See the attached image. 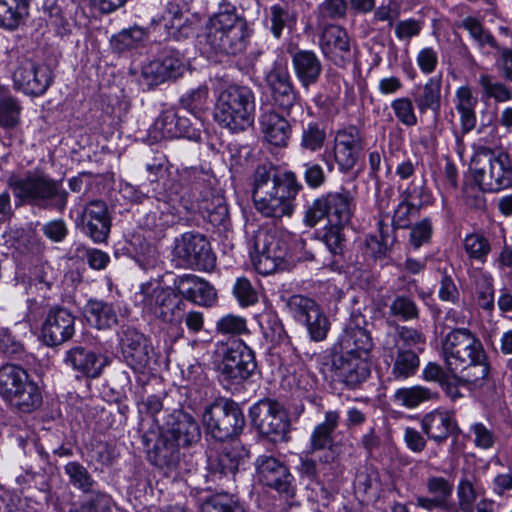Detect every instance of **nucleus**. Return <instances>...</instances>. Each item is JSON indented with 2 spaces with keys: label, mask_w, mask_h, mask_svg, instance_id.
<instances>
[{
  "label": "nucleus",
  "mask_w": 512,
  "mask_h": 512,
  "mask_svg": "<svg viewBox=\"0 0 512 512\" xmlns=\"http://www.w3.org/2000/svg\"><path fill=\"white\" fill-rule=\"evenodd\" d=\"M425 335L408 326H397L394 333H387L382 341V359L387 366L388 379L405 381L420 367V345H424Z\"/></svg>",
  "instance_id": "obj_1"
},
{
  "label": "nucleus",
  "mask_w": 512,
  "mask_h": 512,
  "mask_svg": "<svg viewBox=\"0 0 512 512\" xmlns=\"http://www.w3.org/2000/svg\"><path fill=\"white\" fill-rule=\"evenodd\" d=\"M442 353L450 372L464 370L468 382L490 373V365L480 339L468 328H454L442 342Z\"/></svg>",
  "instance_id": "obj_2"
},
{
  "label": "nucleus",
  "mask_w": 512,
  "mask_h": 512,
  "mask_svg": "<svg viewBox=\"0 0 512 512\" xmlns=\"http://www.w3.org/2000/svg\"><path fill=\"white\" fill-rule=\"evenodd\" d=\"M8 186L21 202L62 213L67 206L68 192L62 181L55 180L43 171H27L23 175H11Z\"/></svg>",
  "instance_id": "obj_3"
},
{
  "label": "nucleus",
  "mask_w": 512,
  "mask_h": 512,
  "mask_svg": "<svg viewBox=\"0 0 512 512\" xmlns=\"http://www.w3.org/2000/svg\"><path fill=\"white\" fill-rule=\"evenodd\" d=\"M255 116V94L244 85L229 84L216 97L213 117L223 128L237 133L251 127Z\"/></svg>",
  "instance_id": "obj_4"
},
{
  "label": "nucleus",
  "mask_w": 512,
  "mask_h": 512,
  "mask_svg": "<svg viewBox=\"0 0 512 512\" xmlns=\"http://www.w3.org/2000/svg\"><path fill=\"white\" fill-rule=\"evenodd\" d=\"M470 170L484 192H498L512 186V155L505 151L477 147Z\"/></svg>",
  "instance_id": "obj_5"
},
{
  "label": "nucleus",
  "mask_w": 512,
  "mask_h": 512,
  "mask_svg": "<svg viewBox=\"0 0 512 512\" xmlns=\"http://www.w3.org/2000/svg\"><path fill=\"white\" fill-rule=\"evenodd\" d=\"M214 353L218 378L224 386L246 381L257 368L255 353L241 339L217 342Z\"/></svg>",
  "instance_id": "obj_6"
},
{
  "label": "nucleus",
  "mask_w": 512,
  "mask_h": 512,
  "mask_svg": "<svg viewBox=\"0 0 512 512\" xmlns=\"http://www.w3.org/2000/svg\"><path fill=\"white\" fill-rule=\"evenodd\" d=\"M0 397L22 413H31L42 404L37 383L25 369L14 364L0 367Z\"/></svg>",
  "instance_id": "obj_7"
},
{
  "label": "nucleus",
  "mask_w": 512,
  "mask_h": 512,
  "mask_svg": "<svg viewBox=\"0 0 512 512\" xmlns=\"http://www.w3.org/2000/svg\"><path fill=\"white\" fill-rule=\"evenodd\" d=\"M354 194L341 188L338 191H329L314 199L307 208L304 222L309 227L316 226L321 220L327 219L329 225L347 227L356 210Z\"/></svg>",
  "instance_id": "obj_8"
},
{
  "label": "nucleus",
  "mask_w": 512,
  "mask_h": 512,
  "mask_svg": "<svg viewBox=\"0 0 512 512\" xmlns=\"http://www.w3.org/2000/svg\"><path fill=\"white\" fill-rule=\"evenodd\" d=\"M136 295L140 298L143 309L163 323L178 325L183 321L185 302L175 287L146 282L140 285V291Z\"/></svg>",
  "instance_id": "obj_9"
},
{
  "label": "nucleus",
  "mask_w": 512,
  "mask_h": 512,
  "mask_svg": "<svg viewBox=\"0 0 512 512\" xmlns=\"http://www.w3.org/2000/svg\"><path fill=\"white\" fill-rule=\"evenodd\" d=\"M206 432L217 441L238 435L245 426L240 406L233 400L221 399L207 406L202 415Z\"/></svg>",
  "instance_id": "obj_10"
},
{
  "label": "nucleus",
  "mask_w": 512,
  "mask_h": 512,
  "mask_svg": "<svg viewBox=\"0 0 512 512\" xmlns=\"http://www.w3.org/2000/svg\"><path fill=\"white\" fill-rule=\"evenodd\" d=\"M365 147V137L362 130L353 124L338 128L333 138L331 156L333 161L321 155V160L326 163L327 170L332 172L334 165L338 166L341 173L351 172L359 161Z\"/></svg>",
  "instance_id": "obj_11"
},
{
  "label": "nucleus",
  "mask_w": 512,
  "mask_h": 512,
  "mask_svg": "<svg viewBox=\"0 0 512 512\" xmlns=\"http://www.w3.org/2000/svg\"><path fill=\"white\" fill-rule=\"evenodd\" d=\"M253 247L256 253L253 264L259 274L269 275L284 266L288 243L277 230H259L254 236Z\"/></svg>",
  "instance_id": "obj_12"
},
{
  "label": "nucleus",
  "mask_w": 512,
  "mask_h": 512,
  "mask_svg": "<svg viewBox=\"0 0 512 512\" xmlns=\"http://www.w3.org/2000/svg\"><path fill=\"white\" fill-rule=\"evenodd\" d=\"M253 427L273 442L286 440L290 422L283 406L272 399H262L249 411Z\"/></svg>",
  "instance_id": "obj_13"
},
{
  "label": "nucleus",
  "mask_w": 512,
  "mask_h": 512,
  "mask_svg": "<svg viewBox=\"0 0 512 512\" xmlns=\"http://www.w3.org/2000/svg\"><path fill=\"white\" fill-rule=\"evenodd\" d=\"M173 256L180 265L201 271L215 267V255L207 238L197 232H186L175 238Z\"/></svg>",
  "instance_id": "obj_14"
},
{
  "label": "nucleus",
  "mask_w": 512,
  "mask_h": 512,
  "mask_svg": "<svg viewBox=\"0 0 512 512\" xmlns=\"http://www.w3.org/2000/svg\"><path fill=\"white\" fill-rule=\"evenodd\" d=\"M302 189L298 178H285L284 185L252 197L255 209L262 216L273 219L291 216L293 201Z\"/></svg>",
  "instance_id": "obj_15"
},
{
  "label": "nucleus",
  "mask_w": 512,
  "mask_h": 512,
  "mask_svg": "<svg viewBox=\"0 0 512 512\" xmlns=\"http://www.w3.org/2000/svg\"><path fill=\"white\" fill-rule=\"evenodd\" d=\"M121 353L125 363L135 373H145L152 369L157 354L151 340L136 328L127 326L119 334Z\"/></svg>",
  "instance_id": "obj_16"
},
{
  "label": "nucleus",
  "mask_w": 512,
  "mask_h": 512,
  "mask_svg": "<svg viewBox=\"0 0 512 512\" xmlns=\"http://www.w3.org/2000/svg\"><path fill=\"white\" fill-rule=\"evenodd\" d=\"M204 123L197 117H186L173 109L159 114L150 128V135L155 141L163 139L187 138L198 141Z\"/></svg>",
  "instance_id": "obj_17"
},
{
  "label": "nucleus",
  "mask_w": 512,
  "mask_h": 512,
  "mask_svg": "<svg viewBox=\"0 0 512 512\" xmlns=\"http://www.w3.org/2000/svg\"><path fill=\"white\" fill-rule=\"evenodd\" d=\"M256 474L261 484L289 499L296 494L295 479L289 468L279 459L261 455L255 461Z\"/></svg>",
  "instance_id": "obj_18"
},
{
  "label": "nucleus",
  "mask_w": 512,
  "mask_h": 512,
  "mask_svg": "<svg viewBox=\"0 0 512 512\" xmlns=\"http://www.w3.org/2000/svg\"><path fill=\"white\" fill-rule=\"evenodd\" d=\"M64 472L74 488L89 495L84 512H111V497L96 489L97 483L85 466L70 461L64 466Z\"/></svg>",
  "instance_id": "obj_19"
},
{
  "label": "nucleus",
  "mask_w": 512,
  "mask_h": 512,
  "mask_svg": "<svg viewBox=\"0 0 512 512\" xmlns=\"http://www.w3.org/2000/svg\"><path fill=\"white\" fill-rule=\"evenodd\" d=\"M340 415L337 411H327L323 422L317 424L310 435L309 452L317 454L318 462L332 464L338 457L333 433L338 427Z\"/></svg>",
  "instance_id": "obj_20"
},
{
  "label": "nucleus",
  "mask_w": 512,
  "mask_h": 512,
  "mask_svg": "<svg viewBox=\"0 0 512 512\" xmlns=\"http://www.w3.org/2000/svg\"><path fill=\"white\" fill-rule=\"evenodd\" d=\"M185 70L182 55L175 49L164 48L157 58L142 67V78L148 86H156L180 77Z\"/></svg>",
  "instance_id": "obj_21"
},
{
  "label": "nucleus",
  "mask_w": 512,
  "mask_h": 512,
  "mask_svg": "<svg viewBox=\"0 0 512 512\" xmlns=\"http://www.w3.org/2000/svg\"><path fill=\"white\" fill-rule=\"evenodd\" d=\"M332 371L336 381L355 389L369 377L370 366L367 357L333 351Z\"/></svg>",
  "instance_id": "obj_22"
},
{
  "label": "nucleus",
  "mask_w": 512,
  "mask_h": 512,
  "mask_svg": "<svg viewBox=\"0 0 512 512\" xmlns=\"http://www.w3.org/2000/svg\"><path fill=\"white\" fill-rule=\"evenodd\" d=\"M76 224L94 243L106 242L111 230V217L106 202L102 200L88 202Z\"/></svg>",
  "instance_id": "obj_23"
},
{
  "label": "nucleus",
  "mask_w": 512,
  "mask_h": 512,
  "mask_svg": "<svg viewBox=\"0 0 512 512\" xmlns=\"http://www.w3.org/2000/svg\"><path fill=\"white\" fill-rule=\"evenodd\" d=\"M75 316L67 308L52 307L42 324L41 337L49 347L60 346L75 334Z\"/></svg>",
  "instance_id": "obj_24"
},
{
  "label": "nucleus",
  "mask_w": 512,
  "mask_h": 512,
  "mask_svg": "<svg viewBox=\"0 0 512 512\" xmlns=\"http://www.w3.org/2000/svg\"><path fill=\"white\" fill-rule=\"evenodd\" d=\"M14 85L23 93L40 96L45 93L52 82L51 70L45 65H37L26 60L13 74Z\"/></svg>",
  "instance_id": "obj_25"
},
{
  "label": "nucleus",
  "mask_w": 512,
  "mask_h": 512,
  "mask_svg": "<svg viewBox=\"0 0 512 512\" xmlns=\"http://www.w3.org/2000/svg\"><path fill=\"white\" fill-rule=\"evenodd\" d=\"M323 55L338 67L352 60L350 39L347 31L339 25H327L320 36Z\"/></svg>",
  "instance_id": "obj_26"
},
{
  "label": "nucleus",
  "mask_w": 512,
  "mask_h": 512,
  "mask_svg": "<svg viewBox=\"0 0 512 512\" xmlns=\"http://www.w3.org/2000/svg\"><path fill=\"white\" fill-rule=\"evenodd\" d=\"M162 430L183 447H190L201 439L200 425L190 413L182 409H174L166 416Z\"/></svg>",
  "instance_id": "obj_27"
},
{
  "label": "nucleus",
  "mask_w": 512,
  "mask_h": 512,
  "mask_svg": "<svg viewBox=\"0 0 512 512\" xmlns=\"http://www.w3.org/2000/svg\"><path fill=\"white\" fill-rule=\"evenodd\" d=\"M175 290L184 300L203 307H212L217 301L215 288L203 278L184 274L174 280Z\"/></svg>",
  "instance_id": "obj_28"
},
{
  "label": "nucleus",
  "mask_w": 512,
  "mask_h": 512,
  "mask_svg": "<svg viewBox=\"0 0 512 512\" xmlns=\"http://www.w3.org/2000/svg\"><path fill=\"white\" fill-rule=\"evenodd\" d=\"M265 81L274 102L283 110L289 112L298 102L296 91L288 70L282 66H274L265 76Z\"/></svg>",
  "instance_id": "obj_29"
},
{
  "label": "nucleus",
  "mask_w": 512,
  "mask_h": 512,
  "mask_svg": "<svg viewBox=\"0 0 512 512\" xmlns=\"http://www.w3.org/2000/svg\"><path fill=\"white\" fill-rule=\"evenodd\" d=\"M421 429L429 440L441 445L449 437L458 438L460 429L452 413L445 410H433L425 414L421 421Z\"/></svg>",
  "instance_id": "obj_30"
},
{
  "label": "nucleus",
  "mask_w": 512,
  "mask_h": 512,
  "mask_svg": "<svg viewBox=\"0 0 512 512\" xmlns=\"http://www.w3.org/2000/svg\"><path fill=\"white\" fill-rule=\"evenodd\" d=\"M144 444L149 447L151 439L143 436ZM178 444L164 430L157 436L153 446L148 448V459L153 465L159 468H166L169 471L176 470L180 464V451Z\"/></svg>",
  "instance_id": "obj_31"
},
{
  "label": "nucleus",
  "mask_w": 512,
  "mask_h": 512,
  "mask_svg": "<svg viewBox=\"0 0 512 512\" xmlns=\"http://www.w3.org/2000/svg\"><path fill=\"white\" fill-rule=\"evenodd\" d=\"M64 363L81 376L98 378L106 366V359L82 346H74L65 353Z\"/></svg>",
  "instance_id": "obj_32"
},
{
  "label": "nucleus",
  "mask_w": 512,
  "mask_h": 512,
  "mask_svg": "<svg viewBox=\"0 0 512 512\" xmlns=\"http://www.w3.org/2000/svg\"><path fill=\"white\" fill-rule=\"evenodd\" d=\"M293 71L304 89L315 85L322 74L323 65L317 54L311 50L296 49L289 51Z\"/></svg>",
  "instance_id": "obj_33"
},
{
  "label": "nucleus",
  "mask_w": 512,
  "mask_h": 512,
  "mask_svg": "<svg viewBox=\"0 0 512 512\" xmlns=\"http://www.w3.org/2000/svg\"><path fill=\"white\" fill-rule=\"evenodd\" d=\"M373 347L370 333L358 323L350 321L339 336L333 351L358 354L367 357Z\"/></svg>",
  "instance_id": "obj_34"
},
{
  "label": "nucleus",
  "mask_w": 512,
  "mask_h": 512,
  "mask_svg": "<svg viewBox=\"0 0 512 512\" xmlns=\"http://www.w3.org/2000/svg\"><path fill=\"white\" fill-rule=\"evenodd\" d=\"M246 28L209 30L206 43L216 53L237 55L245 49Z\"/></svg>",
  "instance_id": "obj_35"
},
{
  "label": "nucleus",
  "mask_w": 512,
  "mask_h": 512,
  "mask_svg": "<svg viewBox=\"0 0 512 512\" xmlns=\"http://www.w3.org/2000/svg\"><path fill=\"white\" fill-rule=\"evenodd\" d=\"M426 490L431 497H417L416 505L427 511H433L438 507H446L451 502L454 485L442 476H430L426 480Z\"/></svg>",
  "instance_id": "obj_36"
},
{
  "label": "nucleus",
  "mask_w": 512,
  "mask_h": 512,
  "mask_svg": "<svg viewBox=\"0 0 512 512\" xmlns=\"http://www.w3.org/2000/svg\"><path fill=\"white\" fill-rule=\"evenodd\" d=\"M413 96L421 114L431 111L438 117L442 106V75L432 76L423 85L417 86Z\"/></svg>",
  "instance_id": "obj_37"
},
{
  "label": "nucleus",
  "mask_w": 512,
  "mask_h": 512,
  "mask_svg": "<svg viewBox=\"0 0 512 512\" xmlns=\"http://www.w3.org/2000/svg\"><path fill=\"white\" fill-rule=\"evenodd\" d=\"M261 131L265 140L276 147H286L291 136L288 120L275 111H267L260 118Z\"/></svg>",
  "instance_id": "obj_38"
},
{
  "label": "nucleus",
  "mask_w": 512,
  "mask_h": 512,
  "mask_svg": "<svg viewBox=\"0 0 512 512\" xmlns=\"http://www.w3.org/2000/svg\"><path fill=\"white\" fill-rule=\"evenodd\" d=\"M267 17L272 35L280 39L285 29L289 32L295 29L298 13L288 0H280L270 6Z\"/></svg>",
  "instance_id": "obj_39"
},
{
  "label": "nucleus",
  "mask_w": 512,
  "mask_h": 512,
  "mask_svg": "<svg viewBox=\"0 0 512 512\" xmlns=\"http://www.w3.org/2000/svg\"><path fill=\"white\" fill-rule=\"evenodd\" d=\"M285 178H297L292 171L278 174L271 163L258 165L253 173L252 197L284 185Z\"/></svg>",
  "instance_id": "obj_40"
},
{
  "label": "nucleus",
  "mask_w": 512,
  "mask_h": 512,
  "mask_svg": "<svg viewBox=\"0 0 512 512\" xmlns=\"http://www.w3.org/2000/svg\"><path fill=\"white\" fill-rule=\"evenodd\" d=\"M455 108L460 116V127L463 134L476 128L477 118L475 108L478 103L469 86H461L455 93Z\"/></svg>",
  "instance_id": "obj_41"
},
{
  "label": "nucleus",
  "mask_w": 512,
  "mask_h": 512,
  "mask_svg": "<svg viewBox=\"0 0 512 512\" xmlns=\"http://www.w3.org/2000/svg\"><path fill=\"white\" fill-rule=\"evenodd\" d=\"M474 299L478 308L492 316L495 309L494 278L488 271L478 269L473 275Z\"/></svg>",
  "instance_id": "obj_42"
},
{
  "label": "nucleus",
  "mask_w": 512,
  "mask_h": 512,
  "mask_svg": "<svg viewBox=\"0 0 512 512\" xmlns=\"http://www.w3.org/2000/svg\"><path fill=\"white\" fill-rule=\"evenodd\" d=\"M84 315L89 324L97 329H109L118 323L114 305L103 300H88L84 308Z\"/></svg>",
  "instance_id": "obj_43"
},
{
  "label": "nucleus",
  "mask_w": 512,
  "mask_h": 512,
  "mask_svg": "<svg viewBox=\"0 0 512 512\" xmlns=\"http://www.w3.org/2000/svg\"><path fill=\"white\" fill-rule=\"evenodd\" d=\"M246 28L245 20L237 13L236 6L230 0H220L218 10L210 16L206 30Z\"/></svg>",
  "instance_id": "obj_44"
},
{
  "label": "nucleus",
  "mask_w": 512,
  "mask_h": 512,
  "mask_svg": "<svg viewBox=\"0 0 512 512\" xmlns=\"http://www.w3.org/2000/svg\"><path fill=\"white\" fill-rule=\"evenodd\" d=\"M484 492V488L475 475L464 473L456 488L457 504L461 512H475V502Z\"/></svg>",
  "instance_id": "obj_45"
},
{
  "label": "nucleus",
  "mask_w": 512,
  "mask_h": 512,
  "mask_svg": "<svg viewBox=\"0 0 512 512\" xmlns=\"http://www.w3.org/2000/svg\"><path fill=\"white\" fill-rule=\"evenodd\" d=\"M248 457L249 452L242 445H227L217 457L215 471L224 476L231 475L234 477Z\"/></svg>",
  "instance_id": "obj_46"
},
{
  "label": "nucleus",
  "mask_w": 512,
  "mask_h": 512,
  "mask_svg": "<svg viewBox=\"0 0 512 512\" xmlns=\"http://www.w3.org/2000/svg\"><path fill=\"white\" fill-rule=\"evenodd\" d=\"M29 15V0H0V28L14 31Z\"/></svg>",
  "instance_id": "obj_47"
},
{
  "label": "nucleus",
  "mask_w": 512,
  "mask_h": 512,
  "mask_svg": "<svg viewBox=\"0 0 512 512\" xmlns=\"http://www.w3.org/2000/svg\"><path fill=\"white\" fill-rule=\"evenodd\" d=\"M456 27L466 30L483 53H486L484 50L487 46L493 49L499 48L495 37L485 29L483 23L474 16L462 18L456 23Z\"/></svg>",
  "instance_id": "obj_48"
},
{
  "label": "nucleus",
  "mask_w": 512,
  "mask_h": 512,
  "mask_svg": "<svg viewBox=\"0 0 512 512\" xmlns=\"http://www.w3.org/2000/svg\"><path fill=\"white\" fill-rule=\"evenodd\" d=\"M464 372V370H456L455 372H451L452 374H448L440 383L442 389L451 399L462 397L460 387H465L470 391L478 390L479 387L483 386L485 380L487 379V377H481V375H479L477 379L468 382V378H466Z\"/></svg>",
  "instance_id": "obj_49"
},
{
  "label": "nucleus",
  "mask_w": 512,
  "mask_h": 512,
  "mask_svg": "<svg viewBox=\"0 0 512 512\" xmlns=\"http://www.w3.org/2000/svg\"><path fill=\"white\" fill-rule=\"evenodd\" d=\"M435 397V392L421 385L399 388L393 395L394 402L406 408H415Z\"/></svg>",
  "instance_id": "obj_50"
},
{
  "label": "nucleus",
  "mask_w": 512,
  "mask_h": 512,
  "mask_svg": "<svg viewBox=\"0 0 512 512\" xmlns=\"http://www.w3.org/2000/svg\"><path fill=\"white\" fill-rule=\"evenodd\" d=\"M147 37L145 29L133 26L114 35L111 38V46L114 51L122 53L142 46Z\"/></svg>",
  "instance_id": "obj_51"
},
{
  "label": "nucleus",
  "mask_w": 512,
  "mask_h": 512,
  "mask_svg": "<svg viewBox=\"0 0 512 512\" xmlns=\"http://www.w3.org/2000/svg\"><path fill=\"white\" fill-rule=\"evenodd\" d=\"M389 316L401 321L418 320L420 309L411 295L397 294L391 300L389 306Z\"/></svg>",
  "instance_id": "obj_52"
},
{
  "label": "nucleus",
  "mask_w": 512,
  "mask_h": 512,
  "mask_svg": "<svg viewBox=\"0 0 512 512\" xmlns=\"http://www.w3.org/2000/svg\"><path fill=\"white\" fill-rule=\"evenodd\" d=\"M22 106L20 101L10 95L0 97V128L4 130H13L21 122Z\"/></svg>",
  "instance_id": "obj_53"
},
{
  "label": "nucleus",
  "mask_w": 512,
  "mask_h": 512,
  "mask_svg": "<svg viewBox=\"0 0 512 512\" xmlns=\"http://www.w3.org/2000/svg\"><path fill=\"white\" fill-rule=\"evenodd\" d=\"M327 141L325 127L318 122H309L303 127L300 148L304 151L317 153L322 150Z\"/></svg>",
  "instance_id": "obj_54"
},
{
  "label": "nucleus",
  "mask_w": 512,
  "mask_h": 512,
  "mask_svg": "<svg viewBox=\"0 0 512 512\" xmlns=\"http://www.w3.org/2000/svg\"><path fill=\"white\" fill-rule=\"evenodd\" d=\"M208 92L209 90L206 85L190 89L181 96L179 104L181 108L190 113L191 117L202 119L208 99Z\"/></svg>",
  "instance_id": "obj_55"
},
{
  "label": "nucleus",
  "mask_w": 512,
  "mask_h": 512,
  "mask_svg": "<svg viewBox=\"0 0 512 512\" xmlns=\"http://www.w3.org/2000/svg\"><path fill=\"white\" fill-rule=\"evenodd\" d=\"M478 83L482 89V97L494 99L497 103H503L512 99V89L505 83L497 81L490 74H481Z\"/></svg>",
  "instance_id": "obj_56"
},
{
  "label": "nucleus",
  "mask_w": 512,
  "mask_h": 512,
  "mask_svg": "<svg viewBox=\"0 0 512 512\" xmlns=\"http://www.w3.org/2000/svg\"><path fill=\"white\" fill-rule=\"evenodd\" d=\"M464 250L470 260L484 264L491 252L490 241L480 233H471L464 238Z\"/></svg>",
  "instance_id": "obj_57"
},
{
  "label": "nucleus",
  "mask_w": 512,
  "mask_h": 512,
  "mask_svg": "<svg viewBox=\"0 0 512 512\" xmlns=\"http://www.w3.org/2000/svg\"><path fill=\"white\" fill-rule=\"evenodd\" d=\"M201 512H246L239 499L233 495L216 494L200 506Z\"/></svg>",
  "instance_id": "obj_58"
},
{
  "label": "nucleus",
  "mask_w": 512,
  "mask_h": 512,
  "mask_svg": "<svg viewBox=\"0 0 512 512\" xmlns=\"http://www.w3.org/2000/svg\"><path fill=\"white\" fill-rule=\"evenodd\" d=\"M403 199L414 203L418 208L432 203V194L426 187L424 176L413 179L409 185L401 192Z\"/></svg>",
  "instance_id": "obj_59"
},
{
  "label": "nucleus",
  "mask_w": 512,
  "mask_h": 512,
  "mask_svg": "<svg viewBox=\"0 0 512 512\" xmlns=\"http://www.w3.org/2000/svg\"><path fill=\"white\" fill-rule=\"evenodd\" d=\"M286 307L292 317L302 323L320 306L311 298L300 294L290 296L286 301Z\"/></svg>",
  "instance_id": "obj_60"
},
{
  "label": "nucleus",
  "mask_w": 512,
  "mask_h": 512,
  "mask_svg": "<svg viewBox=\"0 0 512 512\" xmlns=\"http://www.w3.org/2000/svg\"><path fill=\"white\" fill-rule=\"evenodd\" d=\"M301 324L306 327L310 339L315 342L325 340L330 330V321L320 307Z\"/></svg>",
  "instance_id": "obj_61"
},
{
  "label": "nucleus",
  "mask_w": 512,
  "mask_h": 512,
  "mask_svg": "<svg viewBox=\"0 0 512 512\" xmlns=\"http://www.w3.org/2000/svg\"><path fill=\"white\" fill-rule=\"evenodd\" d=\"M201 208L207 220L214 226L224 224L228 218V207L223 196L215 195L204 200Z\"/></svg>",
  "instance_id": "obj_62"
},
{
  "label": "nucleus",
  "mask_w": 512,
  "mask_h": 512,
  "mask_svg": "<svg viewBox=\"0 0 512 512\" xmlns=\"http://www.w3.org/2000/svg\"><path fill=\"white\" fill-rule=\"evenodd\" d=\"M259 324L264 336L271 342H281L287 337L281 319L273 311L263 313L260 317Z\"/></svg>",
  "instance_id": "obj_63"
},
{
  "label": "nucleus",
  "mask_w": 512,
  "mask_h": 512,
  "mask_svg": "<svg viewBox=\"0 0 512 512\" xmlns=\"http://www.w3.org/2000/svg\"><path fill=\"white\" fill-rule=\"evenodd\" d=\"M391 108L403 125L415 126L418 122L414 111L413 101L408 97H400L391 102Z\"/></svg>",
  "instance_id": "obj_64"
}]
</instances>
